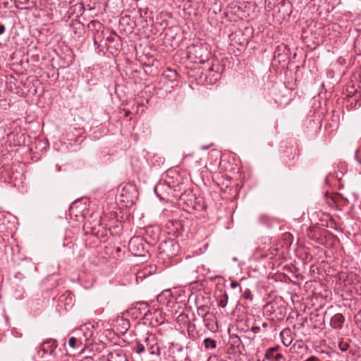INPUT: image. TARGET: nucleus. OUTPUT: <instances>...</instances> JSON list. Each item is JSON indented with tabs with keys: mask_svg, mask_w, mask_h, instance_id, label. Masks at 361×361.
<instances>
[{
	"mask_svg": "<svg viewBox=\"0 0 361 361\" xmlns=\"http://www.w3.org/2000/svg\"><path fill=\"white\" fill-rule=\"evenodd\" d=\"M133 351L141 355L146 350L152 355L159 357L160 355V347L158 343L157 336L152 333L147 332L145 335L143 340L136 342L135 345L132 348Z\"/></svg>",
	"mask_w": 361,
	"mask_h": 361,
	"instance_id": "1",
	"label": "nucleus"
},
{
	"mask_svg": "<svg viewBox=\"0 0 361 361\" xmlns=\"http://www.w3.org/2000/svg\"><path fill=\"white\" fill-rule=\"evenodd\" d=\"M173 173H174L173 171H168L166 173L165 179L163 183H159V184L154 188V191H157V188H161L164 189L165 187H167L171 190L172 195L174 197L178 198L180 201L185 202L186 194L182 192L183 183L180 182V176L178 173H176V179L174 180Z\"/></svg>",
	"mask_w": 361,
	"mask_h": 361,
	"instance_id": "2",
	"label": "nucleus"
},
{
	"mask_svg": "<svg viewBox=\"0 0 361 361\" xmlns=\"http://www.w3.org/2000/svg\"><path fill=\"white\" fill-rule=\"evenodd\" d=\"M264 314L273 320L282 321L286 314V307L281 299L274 300L263 307Z\"/></svg>",
	"mask_w": 361,
	"mask_h": 361,
	"instance_id": "3",
	"label": "nucleus"
},
{
	"mask_svg": "<svg viewBox=\"0 0 361 361\" xmlns=\"http://www.w3.org/2000/svg\"><path fill=\"white\" fill-rule=\"evenodd\" d=\"M145 242L140 236H134L128 243L129 250L135 256H144L145 250Z\"/></svg>",
	"mask_w": 361,
	"mask_h": 361,
	"instance_id": "4",
	"label": "nucleus"
},
{
	"mask_svg": "<svg viewBox=\"0 0 361 361\" xmlns=\"http://www.w3.org/2000/svg\"><path fill=\"white\" fill-rule=\"evenodd\" d=\"M57 341L53 338H49L43 341L41 344L37 353L39 356L43 357L46 354H49L51 356L56 355L55 350L57 348Z\"/></svg>",
	"mask_w": 361,
	"mask_h": 361,
	"instance_id": "5",
	"label": "nucleus"
},
{
	"mask_svg": "<svg viewBox=\"0 0 361 361\" xmlns=\"http://www.w3.org/2000/svg\"><path fill=\"white\" fill-rule=\"evenodd\" d=\"M160 245V249H162L161 252L166 253L169 257L176 255L178 251V245L173 240L164 241Z\"/></svg>",
	"mask_w": 361,
	"mask_h": 361,
	"instance_id": "6",
	"label": "nucleus"
},
{
	"mask_svg": "<svg viewBox=\"0 0 361 361\" xmlns=\"http://www.w3.org/2000/svg\"><path fill=\"white\" fill-rule=\"evenodd\" d=\"M76 335L82 341V343L85 342V345H87L90 344V340L93 335V331L89 326L85 325L76 331Z\"/></svg>",
	"mask_w": 361,
	"mask_h": 361,
	"instance_id": "7",
	"label": "nucleus"
},
{
	"mask_svg": "<svg viewBox=\"0 0 361 361\" xmlns=\"http://www.w3.org/2000/svg\"><path fill=\"white\" fill-rule=\"evenodd\" d=\"M290 50L288 49L287 46L281 44L280 45H278L274 52V58H279V60H285V58L288 56L289 54Z\"/></svg>",
	"mask_w": 361,
	"mask_h": 361,
	"instance_id": "8",
	"label": "nucleus"
},
{
	"mask_svg": "<svg viewBox=\"0 0 361 361\" xmlns=\"http://www.w3.org/2000/svg\"><path fill=\"white\" fill-rule=\"evenodd\" d=\"M152 316L151 324L152 325L163 324L164 319L161 317V313L159 310H155L152 314L151 312L145 313V318L149 319L148 317Z\"/></svg>",
	"mask_w": 361,
	"mask_h": 361,
	"instance_id": "9",
	"label": "nucleus"
},
{
	"mask_svg": "<svg viewBox=\"0 0 361 361\" xmlns=\"http://www.w3.org/2000/svg\"><path fill=\"white\" fill-rule=\"evenodd\" d=\"M344 322V316L341 313H337L331 318L330 325L334 329H341Z\"/></svg>",
	"mask_w": 361,
	"mask_h": 361,
	"instance_id": "10",
	"label": "nucleus"
},
{
	"mask_svg": "<svg viewBox=\"0 0 361 361\" xmlns=\"http://www.w3.org/2000/svg\"><path fill=\"white\" fill-rule=\"evenodd\" d=\"M188 195L193 198V200L190 199V203L185 201L184 202H185L186 204H188V206L191 205L194 209L197 211L204 210L205 209V206L203 204L202 199L195 197L192 192H190ZM186 196H188V195H186L185 197ZM185 200H187L185 199Z\"/></svg>",
	"mask_w": 361,
	"mask_h": 361,
	"instance_id": "11",
	"label": "nucleus"
},
{
	"mask_svg": "<svg viewBox=\"0 0 361 361\" xmlns=\"http://www.w3.org/2000/svg\"><path fill=\"white\" fill-rule=\"evenodd\" d=\"M106 360L107 361H128L126 354L122 350L109 353Z\"/></svg>",
	"mask_w": 361,
	"mask_h": 361,
	"instance_id": "12",
	"label": "nucleus"
},
{
	"mask_svg": "<svg viewBox=\"0 0 361 361\" xmlns=\"http://www.w3.org/2000/svg\"><path fill=\"white\" fill-rule=\"evenodd\" d=\"M361 93H357L354 97L347 99V108L349 110L357 109L361 106Z\"/></svg>",
	"mask_w": 361,
	"mask_h": 361,
	"instance_id": "13",
	"label": "nucleus"
},
{
	"mask_svg": "<svg viewBox=\"0 0 361 361\" xmlns=\"http://www.w3.org/2000/svg\"><path fill=\"white\" fill-rule=\"evenodd\" d=\"M116 329L121 334H125L130 328V322L123 317L118 318L116 321Z\"/></svg>",
	"mask_w": 361,
	"mask_h": 361,
	"instance_id": "14",
	"label": "nucleus"
},
{
	"mask_svg": "<svg viewBox=\"0 0 361 361\" xmlns=\"http://www.w3.org/2000/svg\"><path fill=\"white\" fill-rule=\"evenodd\" d=\"M310 320L315 325H322L324 324V317L317 312H312L310 315Z\"/></svg>",
	"mask_w": 361,
	"mask_h": 361,
	"instance_id": "15",
	"label": "nucleus"
},
{
	"mask_svg": "<svg viewBox=\"0 0 361 361\" xmlns=\"http://www.w3.org/2000/svg\"><path fill=\"white\" fill-rule=\"evenodd\" d=\"M307 235L310 239L316 241L318 243H321L320 234L317 228H309L307 231Z\"/></svg>",
	"mask_w": 361,
	"mask_h": 361,
	"instance_id": "16",
	"label": "nucleus"
},
{
	"mask_svg": "<svg viewBox=\"0 0 361 361\" xmlns=\"http://www.w3.org/2000/svg\"><path fill=\"white\" fill-rule=\"evenodd\" d=\"M169 351L173 357L175 358L176 353H180L183 351V347L179 343H171L169 347Z\"/></svg>",
	"mask_w": 361,
	"mask_h": 361,
	"instance_id": "17",
	"label": "nucleus"
},
{
	"mask_svg": "<svg viewBox=\"0 0 361 361\" xmlns=\"http://www.w3.org/2000/svg\"><path fill=\"white\" fill-rule=\"evenodd\" d=\"M290 330L285 329L281 333L282 342L285 346H289L292 343V338L289 335Z\"/></svg>",
	"mask_w": 361,
	"mask_h": 361,
	"instance_id": "18",
	"label": "nucleus"
},
{
	"mask_svg": "<svg viewBox=\"0 0 361 361\" xmlns=\"http://www.w3.org/2000/svg\"><path fill=\"white\" fill-rule=\"evenodd\" d=\"M82 341L78 337H71L68 341V345L73 348H80L82 347Z\"/></svg>",
	"mask_w": 361,
	"mask_h": 361,
	"instance_id": "19",
	"label": "nucleus"
},
{
	"mask_svg": "<svg viewBox=\"0 0 361 361\" xmlns=\"http://www.w3.org/2000/svg\"><path fill=\"white\" fill-rule=\"evenodd\" d=\"M166 78H168L170 81H174L177 78V73L171 68H168L163 74Z\"/></svg>",
	"mask_w": 361,
	"mask_h": 361,
	"instance_id": "20",
	"label": "nucleus"
},
{
	"mask_svg": "<svg viewBox=\"0 0 361 361\" xmlns=\"http://www.w3.org/2000/svg\"><path fill=\"white\" fill-rule=\"evenodd\" d=\"M203 342L206 349H214L216 348V341L211 338H204Z\"/></svg>",
	"mask_w": 361,
	"mask_h": 361,
	"instance_id": "21",
	"label": "nucleus"
},
{
	"mask_svg": "<svg viewBox=\"0 0 361 361\" xmlns=\"http://www.w3.org/2000/svg\"><path fill=\"white\" fill-rule=\"evenodd\" d=\"M207 309V306L205 305L198 307L197 310V314L202 318H205L209 314Z\"/></svg>",
	"mask_w": 361,
	"mask_h": 361,
	"instance_id": "22",
	"label": "nucleus"
},
{
	"mask_svg": "<svg viewBox=\"0 0 361 361\" xmlns=\"http://www.w3.org/2000/svg\"><path fill=\"white\" fill-rule=\"evenodd\" d=\"M195 347V343L193 341H189L187 343V345L185 346V350L187 353H186L185 356L183 357V360H185L188 357L189 354L192 353Z\"/></svg>",
	"mask_w": 361,
	"mask_h": 361,
	"instance_id": "23",
	"label": "nucleus"
},
{
	"mask_svg": "<svg viewBox=\"0 0 361 361\" xmlns=\"http://www.w3.org/2000/svg\"><path fill=\"white\" fill-rule=\"evenodd\" d=\"M268 360H274L275 361H281V360H284L283 355L281 353H273L270 354L269 357H266Z\"/></svg>",
	"mask_w": 361,
	"mask_h": 361,
	"instance_id": "24",
	"label": "nucleus"
},
{
	"mask_svg": "<svg viewBox=\"0 0 361 361\" xmlns=\"http://www.w3.org/2000/svg\"><path fill=\"white\" fill-rule=\"evenodd\" d=\"M350 347V344L348 343V342L347 341H345L343 340H341L339 343H338V348L342 351V352H345L348 350Z\"/></svg>",
	"mask_w": 361,
	"mask_h": 361,
	"instance_id": "25",
	"label": "nucleus"
},
{
	"mask_svg": "<svg viewBox=\"0 0 361 361\" xmlns=\"http://www.w3.org/2000/svg\"><path fill=\"white\" fill-rule=\"evenodd\" d=\"M228 295H227V294H226V293H225V294L222 296V298L219 300V302H218V305H219V307H226V305H227V303H228Z\"/></svg>",
	"mask_w": 361,
	"mask_h": 361,
	"instance_id": "26",
	"label": "nucleus"
},
{
	"mask_svg": "<svg viewBox=\"0 0 361 361\" xmlns=\"http://www.w3.org/2000/svg\"><path fill=\"white\" fill-rule=\"evenodd\" d=\"M242 296L244 299H246V300H252V293H251V291L248 289V288H246L242 293Z\"/></svg>",
	"mask_w": 361,
	"mask_h": 361,
	"instance_id": "27",
	"label": "nucleus"
},
{
	"mask_svg": "<svg viewBox=\"0 0 361 361\" xmlns=\"http://www.w3.org/2000/svg\"><path fill=\"white\" fill-rule=\"evenodd\" d=\"M355 323L361 328V310L354 316Z\"/></svg>",
	"mask_w": 361,
	"mask_h": 361,
	"instance_id": "28",
	"label": "nucleus"
},
{
	"mask_svg": "<svg viewBox=\"0 0 361 361\" xmlns=\"http://www.w3.org/2000/svg\"><path fill=\"white\" fill-rule=\"evenodd\" d=\"M357 93H359L358 92H357L356 90H347V97L348 98H351V97H354Z\"/></svg>",
	"mask_w": 361,
	"mask_h": 361,
	"instance_id": "29",
	"label": "nucleus"
},
{
	"mask_svg": "<svg viewBox=\"0 0 361 361\" xmlns=\"http://www.w3.org/2000/svg\"><path fill=\"white\" fill-rule=\"evenodd\" d=\"M278 350V347H274V348H269L267 353H266V355H265V357H269V355H270V354H273V353H275L276 352V350Z\"/></svg>",
	"mask_w": 361,
	"mask_h": 361,
	"instance_id": "30",
	"label": "nucleus"
},
{
	"mask_svg": "<svg viewBox=\"0 0 361 361\" xmlns=\"http://www.w3.org/2000/svg\"><path fill=\"white\" fill-rule=\"evenodd\" d=\"M287 158L288 159V160H294L295 158V152H292V150H290V152H289V154H287Z\"/></svg>",
	"mask_w": 361,
	"mask_h": 361,
	"instance_id": "31",
	"label": "nucleus"
},
{
	"mask_svg": "<svg viewBox=\"0 0 361 361\" xmlns=\"http://www.w3.org/2000/svg\"><path fill=\"white\" fill-rule=\"evenodd\" d=\"M355 159H357V161L361 164V152L359 150H357L355 152Z\"/></svg>",
	"mask_w": 361,
	"mask_h": 361,
	"instance_id": "32",
	"label": "nucleus"
},
{
	"mask_svg": "<svg viewBox=\"0 0 361 361\" xmlns=\"http://www.w3.org/2000/svg\"><path fill=\"white\" fill-rule=\"evenodd\" d=\"M304 361H319V360L316 356H310Z\"/></svg>",
	"mask_w": 361,
	"mask_h": 361,
	"instance_id": "33",
	"label": "nucleus"
},
{
	"mask_svg": "<svg viewBox=\"0 0 361 361\" xmlns=\"http://www.w3.org/2000/svg\"><path fill=\"white\" fill-rule=\"evenodd\" d=\"M240 286V284L239 283H238L237 281H233L231 283V287L232 288H235L237 287Z\"/></svg>",
	"mask_w": 361,
	"mask_h": 361,
	"instance_id": "34",
	"label": "nucleus"
},
{
	"mask_svg": "<svg viewBox=\"0 0 361 361\" xmlns=\"http://www.w3.org/2000/svg\"><path fill=\"white\" fill-rule=\"evenodd\" d=\"M251 331H252L254 334H257V333H259V331H260V327H259V326H253V327H252Z\"/></svg>",
	"mask_w": 361,
	"mask_h": 361,
	"instance_id": "35",
	"label": "nucleus"
},
{
	"mask_svg": "<svg viewBox=\"0 0 361 361\" xmlns=\"http://www.w3.org/2000/svg\"><path fill=\"white\" fill-rule=\"evenodd\" d=\"M5 32V26L3 24H0V35L4 34Z\"/></svg>",
	"mask_w": 361,
	"mask_h": 361,
	"instance_id": "36",
	"label": "nucleus"
},
{
	"mask_svg": "<svg viewBox=\"0 0 361 361\" xmlns=\"http://www.w3.org/2000/svg\"><path fill=\"white\" fill-rule=\"evenodd\" d=\"M173 226L176 227V229H178V227L180 226V223L178 221H176L174 222H172Z\"/></svg>",
	"mask_w": 361,
	"mask_h": 361,
	"instance_id": "37",
	"label": "nucleus"
},
{
	"mask_svg": "<svg viewBox=\"0 0 361 361\" xmlns=\"http://www.w3.org/2000/svg\"><path fill=\"white\" fill-rule=\"evenodd\" d=\"M145 276V274L142 272H139L138 273V275L137 277H139V278H144Z\"/></svg>",
	"mask_w": 361,
	"mask_h": 361,
	"instance_id": "38",
	"label": "nucleus"
},
{
	"mask_svg": "<svg viewBox=\"0 0 361 361\" xmlns=\"http://www.w3.org/2000/svg\"><path fill=\"white\" fill-rule=\"evenodd\" d=\"M262 326L263 328H267V327L268 326V324H267V323H266V322H264V323L262 324Z\"/></svg>",
	"mask_w": 361,
	"mask_h": 361,
	"instance_id": "39",
	"label": "nucleus"
},
{
	"mask_svg": "<svg viewBox=\"0 0 361 361\" xmlns=\"http://www.w3.org/2000/svg\"><path fill=\"white\" fill-rule=\"evenodd\" d=\"M116 252H121V248L120 247H117L116 248Z\"/></svg>",
	"mask_w": 361,
	"mask_h": 361,
	"instance_id": "40",
	"label": "nucleus"
},
{
	"mask_svg": "<svg viewBox=\"0 0 361 361\" xmlns=\"http://www.w3.org/2000/svg\"><path fill=\"white\" fill-rule=\"evenodd\" d=\"M213 70V67H211L209 71H212Z\"/></svg>",
	"mask_w": 361,
	"mask_h": 361,
	"instance_id": "41",
	"label": "nucleus"
},
{
	"mask_svg": "<svg viewBox=\"0 0 361 361\" xmlns=\"http://www.w3.org/2000/svg\"><path fill=\"white\" fill-rule=\"evenodd\" d=\"M283 161H284L286 164H287V161H286V159L283 160Z\"/></svg>",
	"mask_w": 361,
	"mask_h": 361,
	"instance_id": "42",
	"label": "nucleus"
},
{
	"mask_svg": "<svg viewBox=\"0 0 361 361\" xmlns=\"http://www.w3.org/2000/svg\"><path fill=\"white\" fill-rule=\"evenodd\" d=\"M101 361H107L106 359L102 360Z\"/></svg>",
	"mask_w": 361,
	"mask_h": 361,
	"instance_id": "43",
	"label": "nucleus"
},
{
	"mask_svg": "<svg viewBox=\"0 0 361 361\" xmlns=\"http://www.w3.org/2000/svg\"><path fill=\"white\" fill-rule=\"evenodd\" d=\"M71 63H72V61H71L69 64H68L67 66H70V65H71Z\"/></svg>",
	"mask_w": 361,
	"mask_h": 361,
	"instance_id": "44",
	"label": "nucleus"
},
{
	"mask_svg": "<svg viewBox=\"0 0 361 361\" xmlns=\"http://www.w3.org/2000/svg\"><path fill=\"white\" fill-rule=\"evenodd\" d=\"M288 361H290V360H288Z\"/></svg>",
	"mask_w": 361,
	"mask_h": 361,
	"instance_id": "45",
	"label": "nucleus"
}]
</instances>
